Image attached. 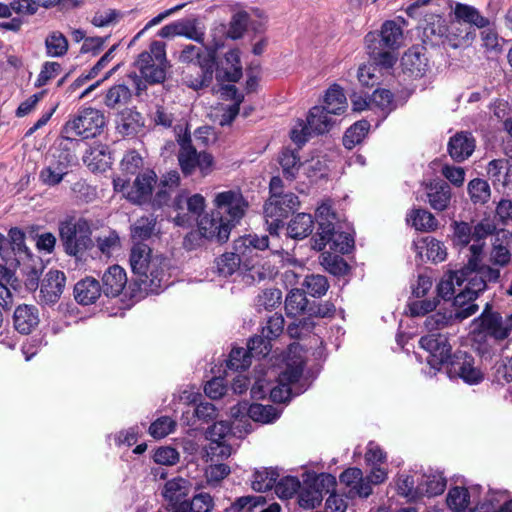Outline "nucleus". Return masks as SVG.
I'll use <instances>...</instances> for the list:
<instances>
[{
    "instance_id": "nucleus-11",
    "label": "nucleus",
    "mask_w": 512,
    "mask_h": 512,
    "mask_svg": "<svg viewBox=\"0 0 512 512\" xmlns=\"http://www.w3.org/2000/svg\"><path fill=\"white\" fill-rule=\"evenodd\" d=\"M155 183L156 175L154 172L146 171L137 175L133 183L118 177L114 180V190L121 193L127 200L142 204L150 198Z\"/></svg>"
},
{
    "instance_id": "nucleus-36",
    "label": "nucleus",
    "mask_w": 512,
    "mask_h": 512,
    "mask_svg": "<svg viewBox=\"0 0 512 512\" xmlns=\"http://www.w3.org/2000/svg\"><path fill=\"white\" fill-rule=\"evenodd\" d=\"M84 162L92 172H105L110 166V155L105 147L96 146L87 152Z\"/></svg>"
},
{
    "instance_id": "nucleus-7",
    "label": "nucleus",
    "mask_w": 512,
    "mask_h": 512,
    "mask_svg": "<svg viewBox=\"0 0 512 512\" xmlns=\"http://www.w3.org/2000/svg\"><path fill=\"white\" fill-rule=\"evenodd\" d=\"M315 219L318 232L312 239L313 249L322 250L329 246L331 250L347 253L352 240L348 234L336 231L338 215L330 202L324 201L317 207Z\"/></svg>"
},
{
    "instance_id": "nucleus-41",
    "label": "nucleus",
    "mask_w": 512,
    "mask_h": 512,
    "mask_svg": "<svg viewBox=\"0 0 512 512\" xmlns=\"http://www.w3.org/2000/svg\"><path fill=\"white\" fill-rule=\"evenodd\" d=\"M232 454V448L226 441L209 442L206 446L203 459L208 462H220L229 458Z\"/></svg>"
},
{
    "instance_id": "nucleus-53",
    "label": "nucleus",
    "mask_w": 512,
    "mask_h": 512,
    "mask_svg": "<svg viewBox=\"0 0 512 512\" xmlns=\"http://www.w3.org/2000/svg\"><path fill=\"white\" fill-rule=\"evenodd\" d=\"M46 49L51 56H62L68 50V40L60 32L54 31L50 33L45 41Z\"/></svg>"
},
{
    "instance_id": "nucleus-33",
    "label": "nucleus",
    "mask_w": 512,
    "mask_h": 512,
    "mask_svg": "<svg viewBox=\"0 0 512 512\" xmlns=\"http://www.w3.org/2000/svg\"><path fill=\"white\" fill-rule=\"evenodd\" d=\"M419 256L424 259L441 262L447 256L446 247L438 240L432 237L422 239L417 245Z\"/></svg>"
},
{
    "instance_id": "nucleus-18",
    "label": "nucleus",
    "mask_w": 512,
    "mask_h": 512,
    "mask_svg": "<svg viewBox=\"0 0 512 512\" xmlns=\"http://www.w3.org/2000/svg\"><path fill=\"white\" fill-rule=\"evenodd\" d=\"M480 328L496 340H503L509 335L511 330L510 317L503 319L496 313H484L481 317Z\"/></svg>"
},
{
    "instance_id": "nucleus-29",
    "label": "nucleus",
    "mask_w": 512,
    "mask_h": 512,
    "mask_svg": "<svg viewBox=\"0 0 512 512\" xmlns=\"http://www.w3.org/2000/svg\"><path fill=\"white\" fill-rule=\"evenodd\" d=\"M335 115L328 113L321 106L313 107L308 116L307 123L312 132L322 134L328 132L335 124Z\"/></svg>"
},
{
    "instance_id": "nucleus-12",
    "label": "nucleus",
    "mask_w": 512,
    "mask_h": 512,
    "mask_svg": "<svg viewBox=\"0 0 512 512\" xmlns=\"http://www.w3.org/2000/svg\"><path fill=\"white\" fill-rule=\"evenodd\" d=\"M104 124L105 117L101 111L94 108H87L76 118L66 123L64 132L67 138H89L100 133Z\"/></svg>"
},
{
    "instance_id": "nucleus-44",
    "label": "nucleus",
    "mask_w": 512,
    "mask_h": 512,
    "mask_svg": "<svg viewBox=\"0 0 512 512\" xmlns=\"http://www.w3.org/2000/svg\"><path fill=\"white\" fill-rule=\"evenodd\" d=\"M370 125L366 121H359L351 126L345 133L343 144L346 148L352 149L356 144L360 143L367 135Z\"/></svg>"
},
{
    "instance_id": "nucleus-46",
    "label": "nucleus",
    "mask_w": 512,
    "mask_h": 512,
    "mask_svg": "<svg viewBox=\"0 0 512 512\" xmlns=\"http://www.w3.org/2000/svg\"><path fill=\"white\" fill-rule=\"evenodd\" d=\"M456 285H462L460 271L448 272L442 277L437 286L438 295L444 299L450 298L455 293Z\"/></svg>"
},
{
    "instance_id": "nucleus-57",
    "label": "nucleus",
    "mask_w": 512,
    "mask_h": 512,
    "mask_svg": "<svg viewBox=\"0 0 512 512\" xmlns=\"http://www.w3.org/2000/svg\"><path fill=\"white\" fill-rule=\"evenodd\" d=\"M72 160L73 156L68 149L55 150L50 154L48 164L51 167H57L60 172L67 175Z\"/></svg>"
},
{
    "instance_id": "nucleus-39",
    "label": "nucleus",
    "mask_w": 512,
    "mask_h": 512,
    "mask_svg": "<svg viewBox=\"0 0 512 512\" xmlns=\"http://www.w3.org/2000/svg\"><path fill=\"white\" fill-rule=\"evenodd\" d=\"M326 161L320 155H311L299 163L297 173L308 178L322 177L326 170Z\"/></svg>"
},
{
    "instance_id": "nucleus-48",
    "label": "nucleus",
    "mask_w": 512,
    "mask_h": 512,
    "mask_svg": "<svg viewBox=\"0 0 512 512\" xmlns=\"http://www.w3.org/2000/svg\"><path fill=\"white\" fill-rule=\"evenodd\" d=\"M279 412L270 405L253 404L248 408V417L255 422L270 423L276 419Z\"/></svg>"
},
{
    "instance_id": "nucleus-28",
    "label": "nucleus",
    "mask_w": 512,
    "mask_h": 512,
    "mask_svg": "<svg viewBox=\"0 0 512 512\" xmlns=\"http://www.w3.org/2000/svg\"><path fill=\"white\" fill-rule=\"evenodd\" d=\"M401 64L404 72L421 75L427 66V57L422 47H413L405 52Z\"/></svg>"
},
{
    "instance_id": "nucleus-30",
    "label": "nucleus",
    "mask_w": 512,
    "mask_h": 512,
    "mask_svg": "<svg viewBox=\"0 0 512 512\" xmlns=\"http://www.w3.org/2000/svg\"><path fill=\"white\" fill-rule=\"evenodd\" d=\"M75 299L84 305L94 303L101 295V288L97 280L85 278L74 287Z\"/></svg>"
},
{
    "instance_id": "nucleus-4",
    "label": "nucleus",
    "mask_w": 512,
    "mask_h": 512,
    "mask_svg": "<svg viewBox=\"0 0 512 512\" xmlns=\"http://www.w3.org/2000/svg\"><path fill=\"white\" fill-rule=\"evenodd\" d=\"M468 263L461 269L462 283L467 281V286L456 295L454 305L457 307L455 316L465 319L473 315L477 305L467 303L476 297V294L485 288L487 281H496L500 277V271L490 266L481 264L483 245L472 244L469 247Z\"/></svg>"
},
{
    "instance_id": "nucleus-16",
    "label": "nucleus",
    "mask_w": 512,
    "mask_h": 512,
    "mask_svg": "<svg viewBox=\"0 0 512 512\" xmlns=\"http://www.w3.org/2000/svg\"><path fill=\"white\" fill-rule=\"evenodd\" d=\"M205 198L200 194H194L189 197L183 195L176 198L175 208L177 214L174 221L177 225L183 226L190 222L191 215H199L205 208Z\"/></svg>"
},
{
    "instance_id": "nucleus-37",
    "label": "nucleus",
    "mask_w": 512,
    "mask_h": 512,
    "mask_svg": "<svg viewBox=\"0 0 512 512\" xmlns=\"http://www.w3.org/2000/svg\"><path fill=\"white\" fill-rule=\"evenodd\" d=\"M321 251V264L327 271L334 275H343L348 271V265L339 256L342 252L331 250L329 246Z\"/></svg>"
},
{
    "instance_id": "nucleus-40",
    "label": "nucleus",
    "mask_w": 512,
    "mask_h": 512,
    "mask_svg": "<svg viewBox=\"0 0 512 512\" xmlns=\"http://www.w3.org/2000/svg\"><path fill=\"white\" fill-rule=\"evenodd\" d=\"M213 507V500L209 494L196 495L190 502H182L175 512H209Z\"/></svg>"
},
{
    "instance_id": "nucleus-32",
    "label": "nucleus",
    "mask_w": 512,
    "mask_h": 512,
    "mask_svg": "<svg viewBox=\"0 0 512 512\" xmlns=\"http://www.w3.org/2000/svg\"><path fill=\"white\" fill-rule=\"evenodd\" d=\"M427 197L431 207L438 211L445 210L451 198V192L448 185L444 183H430L426 185Z\"/></svg>"
},
{
    "instance_id": "nucleus-58",
    "label": "nucleus",
    "mask_w": 512,
    "mask_h": 512,
    "mask_svg": "<svg viewBox=\"0 0 512 512\" xmlns=\"http://www.w3.org/2000/svg\"><path fill=\"white\" fill-rule=\"evenodd\" d=\"M300 488V482L294 477H284L275 485V493L283 499L291 498Z\"/></svg>"
},
{
    "instance_id": "nucleus-62",
    "label": "nucleus",
    "mask_w": 512,
    "mask_h": 512,
    "mask_svg": "<svg viewBox=\"0 0 512 512\" xmlns=\"http://www.w3.org/2000/svg\"><path fill=\"white\" fill-rule=\"evenodd\" d=\"M498 223L494 218L487 216L479 221L473 227V239L475 241H480L488 235L493 234L497 229Z\"/></svg>"
},
{
    "instance_id": "nucleus-15",
    "label": "nucleus",
    "mask_w": 512,
    "mask_h": 512,
    "mask_svg": "<svg viewBox=\"0 0 512 512\" xmlns=\"http://www.w3.org/2000/svg\"><path fill=\"white\" fill-rule=\"evenodd\" d=\"M66 286V277L59 270H49L42 278L40 285V298L46 304L59 301Z\"/></svg>"
},
{
    "instance_id": "nucleus-59",
    "label": "nucleus",
    "mask_w": 512,
    "mask_h": 512,
    "mask_svg": "<svg viewBox=\"0 0 512 512\" xmlns=\"http://www.w3.org/2000/svg\"><path fill=\"white\" fill-rule=\"evenodd\" d=\"M251 364V355L244 348H235L231 351L227 365L231 369H246Z\"/></svg>"
},
{
    "instance_id": "nucleus-25",
    "label": "nucleus",
    "mask_w": 512,
    "mask_h": 512,
    "mask_svg": "<svg viewBox=\"0 0 512 512\" xmlns=\"http://www.w3.org/2000/svg\"><path fill=\"white\" fill-rule=\"evenodd\" d=\"M474 148L475 140L463 132L455 134L448 144L449 154L456 161L468 158L473 153Z\"/></svg>"
},
{
    "instance_id": "nucleus-43",
    "label": "nucleus",
    "mask_w": 512,
    "mask_h": 512,
    "mask_svg": "<svg viewBox=\"0 0 512 512\" xmlns=\"http://www.w3.org/2000/svg\"><path fill=\"white\" fill-rule=\"evenodd\" d=\"M131 92L124 85H116L111 87L105 96L104 103L107 107L115 109L129 102Z\"/></svg>"
},
{
    "instance_id": "nucleus-24",
    "label": "nucleus",
    "mask_w": 512,
    "mask_h": 512,
    "mask_svg": "<svg viewBox=\"0 0 512 512\" xmlns=\"http://www.w3.org/2000/svg\"><path fill=\"white\" fill-rule=\"evenodd\" d=\"M102 282L105 294L118 296L126 286L127 276L122 267L114 265L104 273Z\"/></svg>"
},
{
    "instance_id": "nucleus-38",
    "label": "nucleus",
    "mask_w": 512,
    "mask_h": 512,
    "mask_svg": "<svg viewBox=\"0 0 512 512\" xmlns=\"http://www.w3.org/2000/svg\"><path fill=\"white\" fill-rule=\"evenodd\" d=\"M17 279L11 268L0 264V305L10 304L12 298V289L16 288Z\"/></svg>"
},
{
    "instance_id": "nucleus-1",
    "label": "nucleus",
    "mask_w": 512,
    "mask_h": 512,
    "mask_svg": "<svg viewBox=\"0 0 512 512\" xmlns=\"http://www.w3.org/2000/svg\"><path fill=\"white\" fill-rule=\"evenodd\" d=\"M449 21L433 12L424 16V35L427 38H437L442 45L459 49L470 45L476 38L473 26L484 28L489 20L473 6L457 2L450 7Z\"/></svg>"
},
{
    "instance_id": "nucleus-64",
    "label": "nucleus",
    "mask_w": 512,
    "mask_h": 512,
    "mask_svg": "<svg viewBox=\"0 0 512 512\" xmlns=\"http://www.w3.org/2000/svg\"><path fill=\"white\" fill-rule=\"evenodd\" d=\"M62 73L61 65L57 62H46L38 75L36 85H45L49 80L54 79Z\"/></svg>"
},
{
    "instance_id": "nucleus-20",
    "label": "nucleus",
    "mask_w": 512,
    "mask_h": 512,
    "mask_svg": "<svg viewBox=\"0 0 512 512\" xmlns=\"http://www.w3.org/2000/svg\"><path fill=\"white\" fill-rule=\"evenodd\" d=\"M180 150L178 154L179 164L182 172L186 175L192 174L197 168L199 153L191 145V136L185 130L183 135H179Z\"/></svg>"
},
{
    "instance_id": "nucleus-45",
    "label": "nucleus",
    "mask_w": 512,
    "mask_h": 512,
    "mask_svg": "<svg viewBox=\"0 0 512 512\" xmlns=\"http://www.w3.org/2000/svg\"><path fill=\"white\" fill-rule=\"evenodd\" d=\"M190 486L183 478L173 479L165 484L163 495L170 501H177L188 494Z\"/></svg>"
},
{
    "instance_id": "nucleus-34",
    "label": "nucleus",
    "mask_w": 512,
    "mask_h": 512,
    "mask_svg": "<svg viewBox=\"0 0 512 512\" xmlns=\"http://www.w3.org/2000/svg\"><path fill=\"white\" fill-rule=\"evenodd\" d=\"M314 227V221L310 214L298 213L290 220L287 232L291 238L302 239L309 236Z\"/></svg>"
},
{
    "instance_id": "nucleus-50",
    "label": "nucleus",
    "mask_w": 512,
    "mask_h": 512,
    "mask_svg": "<svg viewBox=\"0 0 512 512\" xmlns=\"http://www.w3.org/2000/svg\"><path fill=\"white\" fill-rule=\"evenodd\" d=\"M409 222L417 230L430 231L437 228L434 216L426 210H415L410 214Z\"/></svg>"
},
{
    "instance_id": "nucleus-5",
    "label": "nucleus",
    "mask_w": 512,
    "mask_h": 512,
    "mask_svg": "<svg viewBox=\"0 0 512 512\" xmlns=\"http://www.w3.org/2000/svg\"><path fill=\"white\" fill-rule=\"evenodd\" d=\"M8 245L0 249V258L9 268H22L27 274L26 285L34 290L38 286L39 272L42 269L41 262L35 258L26 245V234L21 229L14 227L8 232Z\"/></svg>"
},
{
    "instance_id": "nucleus-47",
    "label": "nucleus",
    "mask_w": 512,
    "mask_h": 512,
    "mask_svg": "<svg viewBox=\"0 0 512 512\" xmlns=\"http://www.w3.org/2000/svg\"><path fill=\"white\" fill-rule=\"evenodd\" d=\"M308 301L304 293L298 289L292 290L286 298L285 309L288 315L296 317L302 314L307 307Z\"/></svg>"
},
{
    "instance_id": "nucleus-2",
    "label": "nucleus",
    "mask_w": 512,
    "mask_h": 512,
    "mask_svg": "<svg viewBox=\"0 0 512 512\" xmlns=\"http://www.w3.org/2000/svg\"><path fill=\"white\" fill-rule=\"evenodd\" d=\"M212 204L213 210L198 219V231L204 238L225 242L245 217L249 203L239 190L231 189L216 193Z\"/></svg>"
},
{
    "instance_id": "nucleus-10",
    "label": "nucleus",
    "mask_w": 512,
    "mask_h": 512,
    "mask_svg": "<svg viewBox=\"0 0 512 512\" xmlns=\"http://www.w3.org/2000/svg\"><path fill=\"white\" fill-rule=\"evenodd\" d=\"M137 65L142 77L149 83H161L166 78L169 68L165 46L161 42H153L149 51L140 54Z\"/></svg>"
},
{
    "instance_id": "nucleus-35",
    "label": "nucleus",
    "mask_w": 512,
    "mask_h": 512,
    "mask_svg": "<svg viewBox=\"0 0 512 512\" xmlns=\"http://www.w3.org/2000/svg\"><path fill=\"white\" fill-rule=\"evenodd\" d=\"M488 176L495 182L503 185H512V162L505 159L493 160L487 169Z\"/></svg>"
},
{
    "instance_id": "nucleus-21",
    "label": "nucleus",
    "mask_w": 512,
    "mask_h": 512,
    "mask_svg": "<svg viewBox=\"0 0 512 512\" xmlns=\"http://www.w3.org/2000/svg\"><path fill=\"white\" fill-rule=\"evenodd\" d=\"M38 310L34 306L20 305L14 312V327L22 334L31 333L39 324Z\"/></svg>"
},
{
    "instance_id": "nucleus-63",
    "label": "nucleus",
    "mask_w": 512,
    "mask_h": 512,
    "mask_svg": "<svg viewBox=\"0 0 512 512\" xmlns=\"http://www.w3.org/2000/svg\"><path fill=\"white\" fill-rule=\"evenodd\" d=\"M175 428V422L169 417H161L150 426V434L155 438H163Z\"/></svg>"
},
{
    "instance_id": "nucleus-27",
    "label": "nucleus",
    "mask_w": 512,
    "mask_h": 512,
    "mask_svg": "<svg viewBox=\"0 0 512 512\" xmlns=\"http://www.w3.org/2000/svg\"><path fill=\"white\" fill-rule=\"evenodd\" d=\"M340 481L351 488L350 494L367 497L372 492L371 486L365 482L361 470L357 468H350L343 472Z\"/></svg>"
},
{
    "instance_id": "nucleus-6",
    "label": "nucleus",
    "mask_w": 512,
    "mask_h": 512,
    "mask_svg": "<svg viewBox=\"0 0 512 512\" xmlns=\"http://www.w3.org/2000/svg\"><path fill=\"white\" fill-rule=\"evenodd\" d=\"M364 43L377 64L391 68L398 59V49L404 43L403 29L394 21H386L379 33L369 32Z\"/></svg>"
},
{
    "instance_id": "nucleus-54",
    "label": "nucleus",
    "mask_w": 512,
    "mask_h": 512,
    "mask_svg": "<svg viewBox=\"0 0 512 512\" xmlns=\"http://www.w3.org/2000/svg\"><path fill=\"white\" fill-rule=\"evenodd\" d=\"M178 36H185L198 42L204 41V33L196 19L176 23Z\"/></svg>"
},
{
    "instance_id": "nucleus-9",
    "label": "nucleus",
    "mask_w": 512,
    "mask_h": 512,
    "mask_svg": "<svg viewBox=\"0 0 512 512\" xmlns=\"http://www.w3.org/2000/svg\"><path fill=\"white\" fill-rule=\"evenodd\" d=\"M130 266L132 271L141 280L150 279L152 283L159 279L163 269V259L159 254L144 243L134 245L130 253Z\"/></svg>"
},
{
    "instance_id": "nucleus-52",
    "label": "nucleus",
    "mask_w": 512,
    "mask_h": 512,
    "mask_svg": "<svg viewBox=\"0 0 512 512\" xmlns=\"http://www.w3.org/2000/svg\"><path fill=\"white\" fill-rule=\"evenodd\" d=\"M100 252L106 256L112 255L120 249L121 242L115 231L103 232L96 240Z\"/></svg>"
},
{
    "instance_id": "nucleus-60",
    "label": "nucleus",
    "mask_w": 512,
    "mask_h": 512,
    "mask_svg": "<svg viewBox=\"0 0 512 512\" xmlns=\"http://www.w3.org/2000/svg\"><path fill=\"white\" fill-rule=\"evenodd\" d=\"M208 463L209 465L205 469V477L208 483H219L230 474V468L226 464L220 462Z\"/></svg>"
},
{
    "instance_id": "nucleus-19",
    "label": "nucleus",
    "mask_w": 512,
    "mask_h": 512,
    "mask_svg": "<svg viewBox=\"0 0 512 512\" xmlns=\"http://www.w3.org/2000/svg\"><path fill=\"white\" fill-rule=\"evenodd\" d=\"M322 108L335 116L343 115L348 108V101L345 90L339 84H332L326 90L323 97Z\"/></svg>"
},
{
    "instance_id": "nucleus-14",
    "label": "nucleus",
    "mask_w": 512,
    "mask_h": 512,
    "mask_svg": "<svg viewBox=\"0 0 512 512\" xmlns=\"http://www.w3.org/2000/svg\"><path fill=\"white\" fill-rule=\"evenodd\" d=\"M241 50L231 48L220 58L215 57L213 74L218 81L238 82L243 76Z\"/></svg>"
},
{
    "instance_id": "nucleus-26",
    "label": "nucleus",
    "mask_w": 512,
    "mask_h": 512,
    "mask_svg": "<svg viewBox=\"0 0 512 512\" xmlns=\"http://www.w3.org/2000/svg\"><path fill=\"white\" fill-rule=\"evenodd\" d=\"M145 126V119L138 111L128 109L121 113L117 130L124 136H134Z\"/></svg>"
},
{
    "instance_id": "nucleus-49",
    "label": "nucleus",
    "mask_w": 512,
    "mask_h": 512,
    "mask_svg": "<svg viewBox=\"0 0 512 512\" xmlns=\"http://www.w3.org/2000/svg\"><path fill=\"white\" fill-rule=\"evenodd\" d=\"M393 98V94L390 90L385 88L376 89L369 96L371 110H379L386 113L391 109Z\"/></svg>"
},
{
    "instance_id": "nucleus-56",
    "label": "nucleus",
    "mask_w": 512,
    "mask_h": 512,
    "mask_svg": "<svg viewBox=\"0 0 512 512\" xmlns=\"http://www.w3.org/2000/svg\"><path fill=\"white\" fill-rule=\"evenodd\" d=\"M468 190L474 203L484 204L490 198V187L486 181L474 179L469 183Z\"/></svg>"
},
{
    "instance_id": "nucleus-42",
    "label": "nucleus",
    "mask_w": 512,
    "mask_h": 512,
    "mask_svg": "<svg viewBox=\"0 0 512 512\" xmlns=\"http://www.w3.org/2000/svg\"><path fill=\"white\" fill-rule=\"evenodd\" d=\"M249 14L245 11L234 13L229 22L227 37L237 40L243 37L248 28Z\"/></svg>"
},
{
    "instance_id": "nucleus-55",
    "label": "nucleus",
    "mask_w": 512,
    "mask_h": 512,
    "mask_svg": "<svg viewBox=\"0 0 512 512\" xmlns=\"http://www.w3.org/2000/svg\"><path fill=\"white\" fill-rule=\"evenodd\" d=\"M322 502V495L316 489L311 487V483L308 481L305 487L301 490L298 498L299 505L304 509H313L319 506Z\"/></svg>"
},
{
    "instance_id": "nucleus-51",
    "label": "nucleus",
    "mask_w": 512,
    "mask_h": 512,
    "mask_svg": "<svg viewBox=\"0 0 512 512\" xmlns=\"http://www.w3.org/2000/svg\"><path fill=\"white\" fill-rule=\"evenodd\" d=\"M470 496L465 488L455 487L447 496L448 506L455 512H463L469 506Z\"/></svg>"
},
{
    "instance_id": "nucleus-3",
    "label": "nucleus",
    "mask_w": 512,
    "mask_h": 512,
    "mask_svg": "<svg viewBox=\"0 0 512 512\" xmlns=\"http://www.w3.org/2000/svg\"><path fill=\"white\" fill-rule=\"evenodd\" d=\"M227 31L222 24L212 27L201 42L205 50L189 45L183 49L180 59L189 65L183 71L187 85L195 90L208 86L213 79V67L217 51L224 46Z\"/></svg>"
},
{
    "instance_id": "nucleus-31",
    "label": "nucleus",
    "mask_w": 512,
    "mask_h": 512,
    "mask_svg": "<svg viewBox=\"0 0 512 512\" xmlns=\"http://www.w3.org/2000/svg\"><path fill=\"white\" fill-rule=\"evenodd\" d=\"M221 96L224 100L231 102L223 108L226 112L223 114L220 124L225 125L229 124L237 116L239 106L243 101V95L234 85H228L222 89Z\"/></svg>"
},
{
    "instance_id": "nucleus-17",
    "label": "nucleus",
    "mask_w": 512,
    "mask_h": 512,
    "mask_svg": "<svg viewBox=\"0 0 512 512\" xmlns=\"http://www.w3.org/2000/svg\"><path fill=\"white\" fill-rule=\"evenodd\" d=\"M421 345L430 353L432 366L444 363L450 357L451 346L444 335H428L421 339Z\"/></svg>"
},
{
    "instance_id": "nucleus-23",
    "label": "nucleus",
    "mask_w": 512,
    "mask_h": 512,
    "mask_svg": "<svg viewBox=\"0 0 512 512\" xmlns=\"http://www.w3.org/2000/svg\"><path fill=\"white\" fill-rule=\"evenodd\" d=\"M298 205V197L291 193L285 194L280 198L272 196L266 206V214L270 217L275 216L276 219L271 222L270 226H278L279 218L282 217L284 213L295 209Z\"/></svg>"
},
{
    "instance_id": "nucleus-61",
    "label": "nucleus",
    "mask_w": 512,
    "mask_h": 512,
    "mask_svg": "<svg viewBox=\"0 0 512 512\" xmlns=\"http://www.w3.org/2000/svg\"><path fill=\"white\" fill-rule=\"evenodd\" d=\"M240 265L239 257L234 253H226L217 261V268L221 275L227 277L232 275Z\"/></svg>"
},
{
    "instance_id": "nucleus-22",
    "label": "nucleus",
    "mask_w": 512,
    "mask_h": 512,
    "mask_svg": "<svg viewBox=\"0 0 512 512\" xmlns=\"http://www.w3.org/2000/svg\"><path fill=\"white\" fill-rule=\"evenodd\" d=\"M450 372L458 375L465 382L474 384L483 379L482 371L475 365L471 357L458 358L451 363Z\"/></svg>"
},
{
    "instance_id": "nucleus-8",
    "label": "nucleus",
    "mask_w": 512,
    "mask_h": 512,
    "mask_svg": "<svg viewBox=\"0 0 512 512\" xmlns=\"http://www.w3.org/2000/svg\"><path fill=\"white\" fill-rule=\"evenodd\" d=\"M91 227L85 220L65 221L59 226V235L69 255L81 256L93 246Z\"/></svg>"
},
{
    "instance_id": "nucleus-13",
    "label": "nucleus",
    "mask_w": 512,
    "mask_h": 512,
    "mask_svg": "<svg viewBox=\"0 0 512 512\" xmlns=\"http://www.w3.org/2000/svg\"><path fill=\"white\" fill-rule=\"evenodd\" d=\"M299 348L291 346L285 370L279 375V385L274 387L270 396L274 402H285L291 396L290 385L298 381L302 374L303 359L298 355Z\"/></svg>"
}]
</instances>
